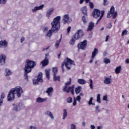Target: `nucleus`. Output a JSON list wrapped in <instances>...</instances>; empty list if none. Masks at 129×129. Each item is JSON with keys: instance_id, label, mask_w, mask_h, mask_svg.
Returning <instances> with one entry per match:
<instances>
[{"instance_id": "57", "label": "nucleus", "mask_w": 129, "mask_h": 129, "mask_svg": "<svg viewBox=\"0 0 129 129\" xmlns=\"http://www.w3.org/2000/svg\"><path fill=\"white\" fill-rule=\"evenodd\" d=\"M30 129H37L36 126H30Z\"/></svg>"}, {"instance_id": "30", "label": "nucleus", "mask_w": 129, "mask_h": 129, "mask_svg": "<svg viewBox=\"0 0 129 129\" xmlns=\"http://www.w3.org/2000/svg\"><path fill=\"white\" fill-rule=\"evenodd\" d=\"M46 76L48 79H50V70H45Z\"/></svg>"}, {"instance_id": "2", "label": "nucleus", "mask_w": 129, "mask_h": 129, "mask_svg": "<svg viewBox=\"0 0 129 129\" xmlns=\"http://www.w3.org/2000/svg\"><path fill=\"white\" fill-rule=\"evenodd\" d=\"M22 92L23 89L20 86H17L12 89L8 93L7 97L8 101H13L15 100V94H17L18 97H21Z\"/></svg>"}, {"instance_id": "7", "label": "nucleus", "mask_w": 129, "mask_h": 129, "mask_svg": "<svg viewBox=\"0 0 129 129\" xmlns=\"http://www.w3.org/2000/svg\"><path fill=\"white\" fill-rule=\"evenodd\" d=\"M115 19L117 17V12H114V7L112 6L110 8L109 13L107 14V18H111Z\"/></svg>"}, {"instance_id": "47", "label": "nucleus", "mask_w": 129, "mask_h": 129, "mask_svg": "<svg viewBox=\"0 0 129 129\" xmlns=\"http://www.w3.org/2000/svg\"><path fill=\"white\" fill-rule=\"evenodd\" d=\"M28 73H27V72H25L24 77H25L26 80H28Z\"/></svg>"}, {"instance_id": "59", "label": "nucleus", "mask_w": 129, "mask_h": 129, "mask_svg": "<svg viewBox=\"0 0 129 129\" xmlns=\"http://www.w3.org/2000/svg\"><path fill=\"white\" fill-rule=\"evenodd\" d=\"M111 27H112V25H111V24L110 23L109 26H107L108 29H110V28H111Z\"/></svg>"}, {"instance_id": "23", "label": "nucleus", "mask_w": 129, "mask_h": 129, "mask_svg": "<svg viewBox=\"0 0 129 129\" xmlns=\"http://www.w3.org/2000/svg\"><path fill=\"white\" fill-rule=\"evenodd\" d=\"M78 83L79 84H81L82 85H83L84 84H86V81H85L84 79H79L78 80Z\"/></svg>"}, {"instance_id": "19", "label": "nucleus", "mask_w": 129, "mask_h": 129, "mask_svg": "<svg viewBox=\"0 0 129 129\" xmlns=\"http://www.w3.org/2000/svg\"><path fill=\"white\" fill-rule=\"evenodd\" d=\"M2 47L4 48L8 47V42L6 40L0 41V48H2Z\"/></svg>"}, {"instance_id": "4", "label": "nucleus", "mask_w": 129, "mask_h": 129, "mask_svg": "<svg viewBox=\"0 0 129 129\" xmlns=\"http://www.w3.org/2000/svg\"><path fill=\"white\" fill-rule=\"evenodd\" d=\"M36 66V62L33 60H27L24 68L25 72L30 73L32 71V69Z\"/></svg>"}, {"instance_id": "20", "label": "nucleus", "mask_w": 129, "mask_h": 129, "mask_svg": "<svg viewBox=\"0 0 129 129\" xmlns=\"http://www.w3.org/2000/svg\"><path fill=\"white\" fill-rule=\"evenodd\" d=\"M43 74L42 73H39L37 77V81L38 82H43Z\"/></svg>"}, {"instance_id": "64", "label": "nucleus", "mask_w": 129, "mask_h": 129, "mask_svg": "<svg viewBox=\"0 0 129 129\" xmlns=\"http://www.w3.org/2000/svg\"><path fill=\"white\" fill-rule=\"evenodd\" d=\"M106 55H107V53H106V52H104L103 53V56H104V57H105V56H106Z\"/></svg>"}, {"instance_id": "31", "label": "nucleus", "mask_w": 129, "mask_h": 129, "mask_svg": "<svg viewBox=\"0 0 129 129\" xmlns=\"http://www.w3.org/2000/svg\"><path fill=\"white\" fill-rule=\"evenodd\" d=\"M66 117H67V111L66 110V109H63L62 119L66 118Z\"/></svg>"}, {"instance_id": "40", "label": "nucleus", "mask_w": 129, "mask_h": 129, "mask_svg": "<svg viewBox=\"0 0 129 129\" xmlns=\"http://www.w3.org/2000/svg\"><path fill=\"white\" fill-rule=\"evenodd\" d=\"M52 72L56 75V73L58 72V69L57 68H52Z\"/></svg>"}, {"instance_id": "13", "label": "nucleus", "mask_w": 129, "mask_h": 129, "mask_svg": "<svg viewBox=\"0 0 129 129\" xmlns=\"http://www.w3.org/2000/svg\"><path fill=\"white\" fill-rule=\"evenodd\" d=\"M7 56L4 54H1L0 56V63L1 65H4L6 63V59Z\"/></svg>"}, {"instance_id": "58", "label": "nucleus", "mask_w": 129, "mask_h": 129, "mask_svg": "<svg viewBox=\"0 0 129 129\" xmlns=\"http://www.w3.org/2000/svg\"><path fill=\"white\" fill-rule=\"evenodd\" d=\"M25 41V38L24 37H22L21 39V43H23V41Z\"/></svg>"}, {"instance_id": "37", "label": "nucleus", "mask_w": 129, "mask_h": 129, "mask_svg": "<svg viewBox=\"0 0 129 129\" xmlns=\"http://www.w3.org/2000/svg\"><path fill=\"white\" fill-rule=\"evenodd\" d=\"M60 42H61V39H60L59 40L56 41L55 44V47L58 48V47H59V45H60Z\"/></svg>"}, {"instance_id": "1", "label": "nucleus", "mask_w": 129, "mask_h": 129, "mask_svg": "<svg viewBox=\"0 0 129 129\" xmlns=\"http://www.w3.org/2000/svg\"><path fill=\"white\" fill-rule=\"evenodd\" d=\"M60 21H61V17L60 16H57L53 19V21L51 22V28L46 33V37L51 38L53 33H57L60 30V27H61Z\"/></svg>"}, {"instance_id": "56", "label": "nucleus", "mask_w": 129, "mask_h": 129, "mask_svg": "<svg viewBox=\"0 0 129 129\" xmlns=\"http://www.w3.org/2000/svg\"><path fill=\"white\" fill-rule=\"evenodd\" d=\"M108 39H109V35H107L106 36L105 42H107V41H108Z\"/></svg>"}, {"instance_id": "39", "label": "nucleus", "mask_w": 129, "mask_h": 129, "mask_svg": "<svg viewBox=\"0 0 129 129\" xmlns=\"http://www.w3.org/2000/svg\"><path fill=\"white\" fill-rule=\"evenodd\" d=\"M70 44L72 46H73L75 44V40L74 39H72L70 41Z\"/></svg>"}, {"instance_id": "17", "label": "nucleus", "mask_w": 129, "mask_h": 129, "mask_svg": "<svg viewBox=\"0 0 129 129\" xmlns=\"http://www.w3.org/2000/svg\"><path fill=\"white\" fill-rule=\"evenodd\" d=\"M47 100V98H42L41 97H38L36 99V102L38 103H42V102H45Z\"/></svg>"}, {"instance_id": "32", "label": "nucleus", "mask_w": 129, "mask_h": 129, "mask_svg": "<svg viewBox=\"0 0 129 129\" xmlns=\"http://www.w3.org/2000/svg\"><path fill=\"white\" fill-rule=\"evenodd\" d=\"M57 80L58 81H60V77L56 76V75L53 74V81H56Z\"/></svg>"}, {"instance_id": "51", "label": "nucleus", "mask_w": 129, "mask_h": 129, "mask_svg": "<svg viewBox=\"0 0 129 129\" xmlns=\"http://www.w3.org/2000/svg\"><path fill=\"white\" fill-rule=\"evenodd\" d=\"M96 110L97 112H100V109H99V106H97L96 107Z\"/></svg>"}, {"instance_id": "12", "label": "nucleus", "mask_w": 129, "mask_h": 129, "mask_svg": "<svg viewBox=\"0 0 129 129\" xmlns=\"http://www.w3.org/2000/svg\"><path fill=\"white\" fill-rule=\"evenodd\" d=\"M104 84L106 85H110L112 83V79L110 78H105L104 81Z\"/></svg>"}, {"instance_id": "35", "label": "nucleus", "mask_w": 129, "mask_h": 129, "mask_svg": "<svg viewBox=\"0 0 129 129\" xmlns=\"http://www.w3.org/2000/svg\"><path fill=\"white\" fill-rule=\"evenodd\" d=\"M103 62H104L105 64H108V63H110V59H109V58H105L103 59Z\"/></svg>"}, {"instance_id": "38", "label": "nucleus", "mask_w": 129, "mask_h": 129, "mask_svg": "<svg viewBox=\"0 0 129 129\" xmlns=\"http://www.w3.org/2000/svg\"><path fill=\"white\" fill-rule=\"evenodd\" d=\"M97 101L98 103H101V101H100V94H98L97 96Z\"/></svg>"}, {"instance_id": "8", "label": "nucleus", "mask_w": 129, "mask_h": 129, "mask_svg": "<svg viewBox=\"0 0 129 129\" xmlns=\"http://www.w3.org/2000/svg\"><path fill=\"white\" fill-rule=\"evenodd\" d=\"M49 53L45 54V59L41 61L43 67L47 66L49 64Z\"/></svg>"}, {"instance_id": "11", "label": "nucleus", "mask_w": 129, "mask_h": 129, "mask_svg": "<svg viewBox=\"0 0 129 129\" xmlns=\"http://www.w3.org/2000/svg\"><path fill=\"white\" fill-rule=\"evenodd\" d=\"M98 53V49H97V48H95L92 52L91 59L90 60V63H92V62H93V59L95 58V56H96V54Z\"/></svg>"}, {"instance_id": "18", "label": "nucleus", "mask_w": 129, "mask_h": 129, "mask_svg": "<svg viewBox=\"0 0 129 129\" xmlns=\"http://www.w3.org/2000/svg\"><path fill=\"white\" fill-rule=\"evenodd\" d=\"M43 8H44V5H42L41 6L39 7H36L34 8V9L32 10V12L33 13H35V12H37V11L42 10Z\"/></svg>"}, {"instance_id": "26", "label": "nucleus", "mask_w": 129, "mask_h": 129, "mask_svg": "<svg viewBox=\"0 0 129 129\" xmlns=\"http://www.w3.org/2000/svg\"><path fill=\"white\" fill-rule=\"evenodd\" d=\"M77 33L78 34L79 36H80V38L84 36V32H83V31L81 29L79 30Z\"/></svg>"}, {"instance_id": "25", "label": "nucleus", "mask_w": 129, "mask_h": 129, "mask_svg": "<svg viewBox=\"0 0 129 129\" xmlns=\"http://www.w3.org/2000/svg\"><path fill=\"white\" fill-rule=\"evenodd\" d=\"M121 71V66H120L116 67L115 70V72L116 74H118L120 73Z\"/></svg>"}, {"instance_id": "22", "label": "nucleus", "mask_w": 129, "mask_h": 129, "mask_svg": "<svg viewBox=\"0 0 129 129\" xmlns=\"http://www.w3.org/2000/svg\"><path fill=\"white\" fill-rule=\"evenodd\" d=\"M82 90V87L81 86H78L75 89V93L76 94H79L80 92H81V90Z\"/></svg>"}, {"instance_id": "60", "label": "nucleus", "mask_w": 129, "mask_h": 129, "mask_svg": "<svg viewBox=\"0 0 129 129\" xmlns=\"http://www.w3.org/2000/svg\"><path fill=\"white\" fill-rule=\"evenodd\" d=\"M91 129H95V126H94V125H91Z\"/></svg>"}, {"instance_id": "54", "label": "nucleus", "mask_w": 129, "mask_h": 129, "mask_svg": "<svg viewBox=\"0 0 129 129\" xmlns=\"http://www.w3.org/2000/svg\"><path fill=\"white\" fill-rule=\"evenodd\" d=\"M8 0H0V4H5Z\"/></svg>"}, {"instance_id": "36", "label": "nucleus", "mask_w": 129, "mask_h": 129, "mask_svg": "<svg viewBox=\"0 0 129 129\" xmlns=\"http://www.w3.org/2000/svg\"><path fill=\"white\" fill-rule=\"evenodd\" d=\"M80 36H79V34H78V33L77 32L75 35H74V39L75 40H79V39H80Z\"/></svg>"}, {"instance_id": "3", "label": "nucleus", "mask_w": 129, "mask_h": 129, "mask_svg": "<svg viewBox=\"0 0 129 129\" xmlns=\"http://www.w3.org/2000/svg\"><path fill=\"white\" fill-rule=\"evenodd\" d=\"M71 78H70V81L65 83V86H63L62 90L64 92H67V93L71 92L72 94L74 95V88H75V85H73L71 87H68L69 85H71Z\"/></svg>"}, {"instance_id": "63", "label": "nucleus", "mask_w": 129, "mask_h": 129, "mask_svg": "<svg viewBox=\"0 0 129 129\" xmlns=\"http://www.w3.org/2000/svg\"><path fill=\"white\" fill-rule=\"evenodd\" d=\"M106 113H109V110L108 109H106Z\"/></svg>"}, {"instance_id": "9", "label": "nucleus", "mask_w": 129, "mask_h": 129, "mask_svg": "<svg viewBox=\"0 0 129 129\" xmlns=\"http://www.w3.org/2000/svg\"><path fill=\"white\" fill-rule=\"evenodd\" d=\"M63 24L65 25L66 24H69L72 22V20L69 17V15H65L63 17L62 19Z\"/></svg>"}, {"instance_id": "62", "label": "nucleus", "mask_w": 129, "mask_h": 129, "mask_svg": "<svg viewBox=\"0 0 129 129\" xmlns=\"http://www.w3.org/2000/svg\"><path fill=\"white\" fill-rule=\"evenodd\" d=\"M79 96H84V94H83V93H81Z\"/></svg>"}, {"instance_id": "43", "label": "nucleus", "mask_w": 129, "mask_h": 129, "mask_svg": "<svg viewBox=\"0 0 129 129\" xmlns=\"http://www.w3.org/2000/svg\"><path fill=\"white\" fill-rule=\"evenodd\" d=\"M90 0H85L86 4H88L89 2H90ZM84 2V0H80V5H82L83 4V2Z\"/></svg>"}, {"instance_id": "49", "label": "nucleus", "mask_w": 129, "mask_h": 129, "mask_svg": "<svg viewBox=\"0 0 129 129\" xmlns=\"http://www.w3.org/2000/svg\"><path fill=\"white\" fill-rule=\"evenodd\" d=\"M71 129H76V125L75 124H72L71 125Z\"/></svg>"}, {"instance_id": "10", "label": "nucleus", "mask_w": 129, "mask_h": 129, "mask_svg": "<svg viewBox=\"0 0 129 129\" xmlns=\"http://www.w3.org/2000/svg\"><path fill=\"white\" fill-rule=\"evenodd\" d=\"M86 45H87V40H85L83 42L79 43L78 45V49H81L82 50H85L86 48Z\"/></svg>"}, {"instance_id": "14", "label": "nucleus", "mask_w": 129, "mask_h": 129, "mask_svg": "<svg viewBox=\"0 0 129 129\" xmlns=\"http://www.w3.org/2000/svg\"><path fill=\"white\" fill-rule=\"evenodd\" d=\"M78 101L79 102H81V97L80 96H77L76 98L75 97H74V102H73V105L75 106L77 104V101Z\"/></svg>"}, {"instance_id": "52", "label": "nucleus", "mask_w": 129, "mask_h": 129, "mask_svg": "<svg viewBox=\"0 0 129 129\" xmlns=\"http://www.w3.org/2000/svg\"><path fill=\"white\" fill-rule=\"evenodd\" d=\"M107 5H108V3H107V0H104L103 5L104 6H107Z\"/></svg>"}, {"instance_id": "44", "label": "nucleus", "mask_w": 129, "mask_h": 129, "mask_svg": "<svg viewBox=\"0 0 129 129\" xmlns=\"http://www.w3.org/2000/svg\"><path fill=\"white\" fill-rule=\"evenodd\" d=\"M92 100H93V98L91 97L89 102H88L89 105H91V104H92Z\"/></svg>"}, {"instance_id": "28", "label": "nucleus", "mask_w": 129, "mask_h": 129, "mask_svg": "<svg viewBox=\"0 0 129 129\" xmlns=\"http://www.w3.org/2000/svg\"><path fill=\"white\" fill-rule=\"evenodd\" d=\"M83 15H87V8L86 7H84L81 10Z\"/></svg>"}, {"instance_id": "15", "label": "nucleus", "mask_w": 129, "mask_h": 129, "mask_svg": "<svg viewBox=\"0 0 129 129\" xmlns=\"http://www.w3.org/2000/svg\"><path fill=\"white\" fill-rule=\"evenodd\" d=\"M94 28V23L91 22L89 24L88 28L87 29V31L89 32V31H92L93 28Z\"/></svg>"}, {"instance_id": "42", "label": "nucleus", "mask_w": 129, "mask_h": 129, "mask_svg": "<svg viewBox=\"0 0 129 129\" xmlns=\"http://www.w3.org/2000/svg\"><path fill=\"white\" fill-rule=\"evenodd\" d=\"M124 35H127V31L126 30H124L122 32L121 36L122 37L124 36Z\"/></svg>"}, {"instance_id": "21", "label": "nucleus", "mask_w": 129, "mask_h": 129, "mask_svg": "<svg viewBox=\"0 0 129 129\" xmlns=\"http://www.w3.org/2000/svg\"><path fill=\"white\" fill-rule=\"evenodd\" d=\"M53 11H54V9L51 8L49 9L47 12H46V17L47 18H49L52 14H53Z\"/></svg>"}, {"instance_id": "46", "label": "nucleus", "mask_w": 129, "mask_h": 129, "mask_svg": "<svg viewBox=\"0 0 129 129\" xmlns=\"http://www.w3.org/2000/svg\"><path fill=\"white\" fill-rule=\"evenodd\" d=\"M48 30H49V28L48 27H44L43 28V32H47V31H48Z\"/></svg>"}, {"instance_id": "29", "label": "nucleus", "mask_w": 129, "mask_h": 129, "mask_svg": "<svg viewBox=\"0 0 129 129\" xmlns=\"http://www.w3.org/2000/svg\"><path fill=\"white\" fill-rule=\"evenodd\" d=\"M5 97L6 95L5 94V93H2L1 94V99H0V106L2 105L3 103V99H4V98H5Z\"/></svg>"}, {"instance_id": "41", "label": "nucleus", "mask_w": 129, "mask_h": 129, "mask_svg": "<svg viewBox=\"0 0 129 129\" xmlns=\"http://www.w3.org/2000/svg\"><path fill=\"white\" fill-rule=\"evenodd\" d=\"M72 100H73V99H72V97H69L67 99V101L68 103H71V102H72Z\"/></svg>"}, {"instance_id": "50", "label": "nucleus", "mask_w": 129, "mask_h": 129, "mask_svg": "<svg viewBox=\"0 0 129 129\" xmlns=\"http://www.w3.org/2000/svg\"><path fill=\"white\" fill-rule=\"evenodd\" d=\"M38 82H39V81H38V80H33V84H34V85H37V84H38Z\"/></svg>"}, {"instance_id": "16", "label": "nucleus", "mask_w": 129, "mask_h": 129, "mask_svg": "<svg viewBox=\"0 0 129 129\" xmlns=\"http://www.w3.org/2000/svg\"><path fill=\"white\" fill-rule=\"evenodd\" d=\"M54 89L52 87L48 88L47 90L46 91V93H47L48 96H52V92H53V91Z\"/></svg>"}, {"instance_id": "48", "label": "nucleus", "mask_w": 129, "mask_h": 129, "mask_svg": "<svg viewBox=\"0 0 129 129\" xmlns=\"http://www.w3.org/2000/svg\"><path fill=\"white\" fill-rule=\"evenodd\" d=\"M89 6H90V9H93V8H94V6L93 5V3H92L91 2L89 3Z\"/></svg>"}, {"instance_id": "53", "label": "nucleus", "mask_w": 129, "mask_h": 129, "mask_svg": "<svg viewBox=\"0 0 129 129\" xmlns=\"http://www.w3.org/2000/svg\"><path fill=\"white\" fill-rule=\"evenodd\" d=\"M70 31H71V27L70 26L67 28V33L69 34V33H70Z\"/></svg>"}, {"instance_id": "61", "label": "nucleus", "mask_w": 129, "mask_h": 129, "mask_svg": "<svg viewBox=\"0 0 129 129\" xmlns=\"http://www.w3.org/2000/svg\"><path fill=\"white\" fill-rule=\"evenodd\" d=\"M125 63H127V64L129 63V59L127 58L125 60Z\"/></svg>"}, {"instance_id": "33", "label": "nucleus", "mask_w": 129, "mask_h": 129, "mask_svg": "<svg viewBox=\"0 0 129 129\" xmlns=\"http://www.w3.org/2000/svg\"><path fill=\"white\" fill-rule=\"evenodd\" d=\"M6 76H10V75L12 74V72H11V70L8 69H6Z\"/></svg>"}, {"instance_id": "34", "label": "nucleus", "mask_w": 129, "mask_h": 129, "mask_svg": "<svg viewBox=\"0 0 129 129\" xmlns=\"http://www.w3.org/2000/svg\"><path fill=\"white\" fill-rule=\"evenodd\" d=\"M90 85L89 86L90 87V89H93V81H92V80L90 79Z\"/></svg>"}, {"instance_id": "27", "label": "nucleus", "mask_w": 129, "mask_h": 129, "mask_svg": "<svg viewBox=\"0 0 129 129\" xmlns=\"http://www.w3.org/2000/svg\"><path fill=\"white\" fill-rule=\"evenodd\" d=\"M13 109L15 111H19L20 110V106L16 105V104H13Z\"/></svg>"}, {"instance_id": "55", "label": "nucleus", "mask_w": 129, "mask_h": 129, "mask_svg": "<svg viewBox=\"0 0 129 129\" xmlns=\"http://www.w3.org/2000/svg\"><path fill=\"white\" fill-rule=\"evenodd\" d=\"M103 100H105L106 101H107V96L105 95L103 97Z\"/></svg>"}, {"instance_id": "45", "label": "nucleus", "mask_w": 129, "mask_h": 129, "mask_svg": "<svg viewBox=\"0 0 129 129\" xmlns=\"http://www.w3.org/2000/svg\"><path fill=\"white\" fill-rule=\"evenodd\" d=\"M82 21H83L84 24H86V23H87V21H86V18H85V16H83Z\"/></svg>"}, {"instance_id": "6", "label": "nucleus", "mask_w": 129, "mask_h": 129, "mask_svg": "<svg viewBox=\"0 0 129 129\" xmlns=\"http://www.w3.org/2000/svg\"><path fill=\"white\" fill-rule=\"evenodd\" d=\"M104 15V11H101V13L99 10H97V9H95L93 11V16L94 18H95V19H97L100 17V18L97 21L96 25L98 24V23L99 22V21L101 20V19L102 18V17H103Z\"/></svg>"}, {"instance_id": "24", "label": "nucleus", "mask_w": 129, "mask_h": 129, "mask_svg": "<svg viewBox=\"0 0 129 129\" xmlns=\"http://www.w3.org/2000/svg\"><path fill=\"white\" fill-rule=\"evenodd\" d=\"M46 115H48L52 119L54 118V115L50 111H46L45 112Z\"/></svg>"}, {"instance_id": "5", "label": "nucleus", "mask_w": 129, "mask_h": 129, "mask_svg": "<svg viewBox=\"0 0 129 129\" xmlns=\"http://www.w3.org/2000/svg\"><path fill=\"white\" fill-rule=\"evenodd\" d=\"M64 65L66 66L68 70H70V69H71V65H75V62L74 60H72L71 59L67 57L61 64L63 72H64Z\"/></svg>"}]
</instances>
